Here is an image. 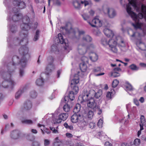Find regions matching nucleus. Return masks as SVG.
I'll use <instances>...</instances> for the list:
<instances>
[{
  "instance_id": "1",
  "label": "nucleus",
  "mask_w": 146,
  "mask_h": 146,
  "mask_svg": "<svg viewBox=\"0 0 146 146\" xmlns=\"http://www.w3.org/2000/svg\"><path fill=\"white\" fill-rule=\"evenodd\" d=\"M95 93V91L94 90H90L84 89L82 95V100L84 101L87 102L88 107L94 110L97 106L96 101L93 98Z\"/></svg>"
},
{
  "instance_id": "2",
  "label": "nucleus",
  "mask_w": 146,
  "mask_h": 146,
  "mask_svg": "<svg viewBox=\"0 0 146 146\" xmlns=\"http://www.w3.org/2000/svg\"><path fill=\"white\" fill-rule=\"evenodd\" d=\"M117 38L116 36H113L110 39L108 42V44L110 48V50L112 52L116 53L118 52V49L116 46L117 44Z\"/></svg>"
},
{
  "instance_id": "3",
  "label": "nucleus",
  "mask_w": 146,
  "mask_h": 146,
  "mask_svg": "<svg viewBox=\"0 0 146 146\" xmlns=\"http://www.w3.org/2000/svg\"><path fill=\"white\" fill-rule=\"evenodd\" d=\"M4 81L2 83V85L4 88H6L9 86L13 87L15 84V82L11 78V75L8 74L6 77H4Z\"/></svg>"
},
{
  "instance_id": "4",
  "label": "nucleus",
  "mask_w": 146,
  "mask_h": 146,
  "mask_svg": "<svg viewBox=\"0 0 146 146\" xmlns=\"http://www.w3.org/2000/svg\"><path fill=\"white\" fill-rule=\"evenodd\" d=\"M88 48V47H86L85 44L81 43L78 46L77 52L79 54L83 55L86 52Z\"/></svg>"
},
{
  "instance_id": "5",
  "label": "nucleus",
  "mask_w": 146,
  "mask_h": 146,
  "mask_svg": "<svg viewBox=\"0 0 146 146\" xmlns=\"http://www.w3.org/2000/svg\"><path fill=\"white\" fill-rule=\"evenodd\" d=\"M88 23L92 27H100L102 26V23L97 17L94 18L91 22H88Z\"/></svg>"
},
{
  "instance_id": "6",
  "label": "nucleus",
  "mask_w": 146,
  "mask_h": 146,
  "mask_svg": "<svg viewBox=\"0 0 146 146\" xmlns=\"http://www.w3.org/2000/svg\"><path fill=\"white\" fill-rule=\"evenodd\" d=\"M107 12L109 17L113 18L116 15V13L115 10L113 8L108 7L105 9Z\"/></svg>"
},
{
  "instance_id": "7",
  "label": "nucleus",
  "mask_w": 146,
  "mask_h": 146,
  "mask_svg": "<svg viewBox=\"0 0 146 146\" xmlns=\"http://www.w3.org/2000/svg\"><path fill=\"white\" fill-rule=\"evenodd\" d=\"M13 4L16 6L18 7L20 9H23L25 7V3L21 0H15L13 2Z\"/></svg>"
},
{
  "instance_id": "8",
  "label": "nucleus",
  "mask_w": 146,
  "mask_h": 146,
  "mask_svg": "<svg viewBox=\"0 0 146 146\" xmlns=\"http://www.w3.org/2000/svg\"><path fill=\"white\" fill-rule=\"evenodd\" d=\"M71 119L72 123H76L79 121L80 119H82V116L80 114H74L71 116Z\"/></svg>"
},
{
  "instance_id": "9",
  "label": "nucleus",
  "mask_w": 146,
  "mask_h": 146,
  "mask_svg": "<svg viewBox=\"0 0 146 146\" xmlns=\"http://www.w3.org/2000/svg\"><path fill=\"white\" fill-rule=\"evenodd\" d=\"M121 69L119 68H116L113 69V71L111 73V76L113 77H116L120 76L119 72L121 71Z\"/></svg>"
},
{
  "instance_id": "10",
  "label": "nucleus",
  "mask_w": 146,
  "mask_h": 146,
  "mask_svg": "<svg viewBox=\"0 0 146 146\" xmlns=\"http://www.w3.org/2000/svg\"><path fill=\"white\" fill-rule=\"evenodd\" d=\"M20 134V132L18 130H14L11 132V137L13 139H16L19 137Z\"/></svg>"
},
{
  "instance_id": "11",
  "label": "nucleus",
  "mask_w": 146,
  "mask_h": 146,
  "mask_svg": "<svg viewBox=\"0 0 146 146\" xmlns=\"http://www.w3.org/2000/svg\"><path fill=\"white\" fill-rule=\"evenodd\" d=\"M104 33L106 36L108 37L114 36L112 31L108 29H105L104 30Z\"/></svg>"
},
{
  "instance_id": "12",
  "label": "nucleus",
  "mask_w": 146,
  "mask_h": 146,
  "mask_svg": "<svg viewBox=\"0 0 146 146\" xmlns=\"http://www.w3.org/2000/svg\"><path fill=\"white\" fill-rule=\"evenodd\" d=\"M141 123L139 124L140 127H141V130H142L143 129V126L145 125V119L144 116L143 115H141L140 118Z\"/></svg>"
},
{
  "instance_id": "13",
  "label": "nucleus",
  "mask_w": 146,
  "mask_h": 146,
  "mask_svg": "<svg viewBox=\"0 0 146 146\" xmlns=\"http://www.w3.org/2000/svg\"><path fill=\"white\" fill-rule=\"evenodd\" d=\"M87 124V123L83 119L82 117V119H80L78 123V126L81 128H83V127Z\"/></svg>"
},
{
  "instance_id": "14",
  "label": "nucleus",
  "mask_w": 146,
  "mask_h": 146,
  "mask_svg": "<svg viewBox=\"0 0 146 146\" xmlns=\"http://www.w3.org/2000/svg\"><path fill=\"white\" fill-rule=\"evenodd\" d=\"M58 117L62 120L64 121L66 120L68 117V114L66 113H62L60 114Z\"/></svg>"
},
{
  "instance_id": "15",
  "label": "nucleus",
  "mask_w": 146,
  "mask_h": 146,
  "mask_svg": "<svg viewBox=\"0 0 146 146\" xmlns=\"http://www.w3.org/2000/svg\"><path fill=\"white\" fill-rule=\"evenodd\" d=\"M92 39L91 36H90L87 35L84 36L81 41V43L83 44V42H90L92 41Z\"/></svg>"
},
{
  "instance_id": "16",
  "label": "nucleus",
  "mask_w": 146,
  "mask_h": 146,
  "mask_svg": "<svg viewBox=\"0 0 146 146\" xmlns=\"http://www.w3.org/2000/svg\"><path fill=\"white\" fill-rule=\"evenodd\" d=\"M76 78L75 77L71 81L70 84L71 86H76V85L79 83V80L78 75L77 74L76 75Z\"/></svg>"
},
{
  "instance_id": "17",
  "label": "nucleus",
  "mask_w": 146,
  "mask_h": 146,
  "mask_svg": "<svg viewBox=\"0 0 146 146\" xmlns=\"http://www.w3.org/2000/svg\"><path fill=\"white\" fill-rule=\"evenodd\" d=\"M125 89L128 93L133 90V88L131 85L129 83H126L125 85Z\"/></svg>"
},
{
  "instance_id": "18",
  "label": "nucleus",
  "mask_w": 146,
  "mask_h": 146,
  "mask_svg": "<svg viewBox=\"0 0 146 146\" xmlns=\"http://www.w3.org/2000/svg\"><path fill=\"white\" fill-rule=\"evenodd\" d=\"M22 16L21 14H17L14 15L12 19L14 21H16L22 18Z\"/></svg>"
},
{
  "instance_id": "19",
  "label": "nucleus",
  "mask_w": 146,
  "mask_h": 146,
  "mask_svg": "<svg viewBox=\"0 0 146 146\" xmlns=\"http://www.w3.org/2000/svg\"><path fill=\"white\" fill-rule=\"evenodd\" d=\"M86 64L82 63L80 64V69L82 72H86L87 69V66Z\"/></svg>"
},
{
  "instance_id": "20",
  "label": "nucleus",
  "mask_w": 146,
  "mask_h": 146,
  "mask_svg": "<svg viewBox=\"0 0 146 146\" xmlns=\"http://www.w3.org/2000/svg\"><path fill=\"white\" fill-rule=\"evenodd\" d=\"M98 58V56L95 53H92L90 56V58L93 62L96 61Z\"/></svg>"
},
{
  "instance_id": "21",
  "label": "nucleus",
  "mask_w": 146,
  "mask_h": 146,
  "mask_svg": "<svg viewBox=\"0 0 146 146\" xmlns=\"http://www.w3.org/2000/svg\"><path fill=\"white\" fill-rule=\"evenodd\" d=\"M73 4L74 7L76 9H80L81 8V2L75 1L73 2Z\"/></svg>"
},
{
  "instance_id": "22",
  "label": "nucleus",
  "mask_w": 146,
  "mask_h": 146,
  "mask_svg": "<svg viewBox=\"0 0 146 146\" xmlns=\"http://www.w3.org/2000/svg\"><path fill=\"white\" fill-rule=\"evenodd\" d=\"M38 126L39 127H43V129H41V130L42 131V132L43 134H44L45 133H46L47 134H49L50 133L49 131H46V130H47V129L45 127V126L44 125H41L39 124H38Z\"/></svg>"
},
{
  "instance_id": "23",
  "label": "nucleus",
  "mask_w": 146,
  "mask_h": 146,
  "mask_svg": "<svg viewBox=\"0 0 146 146\" xmlns=\"http://www.w3.org/2000/svg\"><path fill=\"white\" fill-rule=\"evenodd\" d=\"M80 108L81 106L80 104H77L74 109V112L75 113H78L80 111Z\"/></svg>"
},
{
  "instance_id": "24",
  "label": "nucleus",
  "mask_w": 146,
  "mask_h": 146,
  "mask_svg": "<svg viewBox=\"0 0 146 146\" xmlns=\"http://www.w3.org/2000/svg\"><path fill=\"white\" fill-rule=\"evenodd\" d=\"M72 88V91L75 94H76L78 91V87L77 86H71Z\"/></svg>"
},
{
  "instance_id": "25",
  "label": "nucleus",
  "mask_w": 146,
  "mask_h": 146,
  "mask_svg": "<svg viewBox=\"0 0 146 146\" xmlns=\"http://www.w3.org/2000/svg\"><path fill=\"white\" fill-rule=\"evenodd\" d=\"M58 39L59 40V42L61 44H63L64 42V40L63 39V36L61 33H59L58 34Z\"/></svg>"
},
{
  "instance_id": "26",
  "label": "nucleus",
  "mask_w": 146,
  "mask_h": 146,
  "mask_svg": "<svg viewBox=\"0 0 146 146\" xmlns=\"http://www.w3.org/2000/svg\"><path fill=\"white\" fill-rule=\"evenodd\" d=\"M44 83V81L42 78H40L38 79L36 82V84L38 86H42Z\"/></svg>"
},
{
  "instance_id": "27",
  "label": "nucleus",
  "mask_w": 146,
  "mask_h": 146,
  "mask_svg": "<svg viewBox=\"0 0 146 146\" xmlns=\"http://www.w3.org/2000/svg\"><path fill=\"white\" fill-rule=\"evenodd\" d=\"M62 121L58 117V118H54L52 121V123L54 124H58L61 123Z\"/></svg>"
},
{
  "instance_id": "28",
  "label": "nucleus",
  "mask_w": 146,
  "mask_h": 146,
  "mask_svg": "<svg viewBox=\"0 0 146 146\" xmlns=\"http://www.w3.org/2000/svg\"><path fill=\"white\" fill-rule=\"evenodd\" d=\"M25 106L27 109H29L32 107V104L30 101H28L25 103Z\"/></svg>"
},
{
  "instance_id": "29",
  "label": "nucleus",
  "mask_w": 146,
  "mask_h": 146,
  "mask_svg": "<svg viewBox=\"0 0 146 146\" xmlns=\"http://www.w3.org/2000/svg\"><path fill=\"white\" fill-rule=\"evenodd\" d=\"M94 115V113L92 111H89L86 115V116L90 119H92Z\"/></svg>"
},
{
  "instance_id": "30",
  "label": "nucleus",
  "mask_w": 146,
  "mask_h": 146,
  "mask_svg": "<svg viewBox=\"0 0 146 146\" xmlns=\"http://www.w3.org/2000/svg\"><path fill=\"white\" fill-rule=\"evenodd\" d=\"M95 96L96 98H98L101 96L102 94V91L101 90H99L97 93H95Z\"/></svg>"
},
{
  "instance_id": "31",
  "label": "nucleus",
  "mask_w": 146,
  "mask_h": 146,
  "mask_svg": "<svg viewBox=\"0 0 146 146\" xmlns=\"http://www.w3.org/2000/svg\"><path fill=\"white\" fill-rule=\"evenodd\" d=\"M80 2L81 5V7H82V6L83 5H84L85 7H86L89 5L90 3V2L85 0L82 1H81Z\"/></svg>"
},
{
  "instance_id": "32",
  "label": "nucleus",
  "mask_w": 146,
  "mask_h": 146,
  "mask_svg": "<svg viewBox=\"0 0 146 146\" xmlns=\"http://www.w3.org/2000/svg\"><path fill=\"white\" fill-rule=\"evenodd\" d=\"M141 141L139 139L136 138L133 141V144L135 146H138L140 144Z\"/></svg>"
},
{
  "instance_id": "33",
  "label": "nucleus",
  "mask_w": 146,
  "mask_h": 146,
  "mask_svg": "<svg viewBox=\"0 0 146 146\" xmlns=\"http://www.w3.org/2000/svg\"><path fill=\"white\" fill-rule=\"evenodd\" d=\"M23 123L27 124H32L33 123V121L29 119H24L22 121Z\"/></svg>"
},
{
  "instance_id": "34",
  "label": "nucleus",
  "mask_w": 146,
  "mask_h": 146,
  "mask_svg": "<svg viewBox=\"0 0 146 146\" xmlns=\"http://www.w3.org/2000/svg\"><path fill=\"white\" fill-rule=\"evenodd\" d=\"M75 93L72 91H70L69 94V97L70 100H73L74 99V94Z\"/></svg>"
},
{
  "instance_id": "35",
  "label": "nucleus",
  "mask_w": 146,
  "mask_h": 146,
  "mask_svg": "<svg viewBox=\"0 0 146 146\" xmlns=\"http://www.w3.org/2000/svg\"><path fill=\"white\" fill-rule=\"evenodd\" d=\"M63 109L65 111L68 112L70 110V107L68 104H66L64 106Z\"/></svg>"
},
{
  "instance_id": "36",
  "label": "nucleus",
  "mask_w": 146,
  "mask_h": 146,
  "mask_svg": "<svg viewBox=\"0 0 146 146\" xmlns=\"http://www.w3.org/2000/svg\"><path fill=\"white\" fill-rule=\"evenodd\" d=\"M130 68L133 70H136L139 69V68L137 67L135 64H132L129 66Z\"/></svg>"
},
{
  "instance_id": "37",
  "label": "nucleus",
  "mask_w": 146,
  "mask_h": 146,
  "mask_svg": "<svg viewBox=\"0 0 146 146\" xmlns=\"http://www.w3.org/2000/svg\"><path fill=\"white\" fill-rule=\"evenodd\" d=\"M82 61L85 64H86L88 63V58L85 56H83L81 58Z\"/></svg>"
},
{
  "instance_id": "38",
  "label": "nucleus",
  "mask_w": 146,
  "mask_h": 146,
  "mask_svg": "<svg viewBox=\"0 0 146 146\" xmlns=\"http://www.w3.org/2000/svg\"><path fill=\"white\" fill-rule=\"evenodd\" d=\"M119 83V81L117 80H114L112 82V85L113 88H115L118 85Z\"/></svg>"
},
{
  "instance_id": "39",
  "label": "nucleus",
  "mask_w": 146,
  "mask_h": 146,
  "mask_svg": "<svg viewBox=\"0 0 146 146\" xmlns=\"http://www.w3.org/2000/svg\"><path fill=\"white\" fill-rule=\"evenodd\" d=\"M82 16L84 20L86 21L89 18V16L88 14L86 13L82 14Z\"/></svg>"
},
{
  "instance_id": "40",
  "label": "nucleus",
  "mask_w": 146,
  "mask_h": 146,
  "mask_svg": "<svg viewBox=\"0 0 146 146\" xmlns=\"http://www.w3.org/2000/svg\"><path fill=\"white\" fill-rule=\"evenodd\" d=\"M22 93V91L21 90L18 91L15 95V98L17 99H18L21 95Z\"/></svg>"
},
{
  "instance_id": "41",
  "label": "nucleus",
  "mask_w": 146,
  "mask_h": 146,
  "mask_svg": "<svg viewBox=\"0 0 146 146\" xmlns=\"http://www.w3.org/2000/svg\"><path fill=\"white\" fill-rule=\"evenodd\" d=\"M53 68V66L52 64H49L46 68V70L47 71H51V70Z\"/></svg>"
},
{
  "instance_id": "42",
  "label": "nucleus",
  "mask_w": 146,
  "mask_h": 146,
  "mask_svg": "<svg viewBox=\"0 0 146 146\" xmlns=\"http://www.w3.org/2000/svg\"><path fill=\"white\" fill-rule=\"evenodd\" d=\"M29 18H27V23H25V26L24 27H25L26 28L25 29V30H27L29 29H30V27L27 24L28 22L29 21Z\"/></svg>"
},
{
  "instance_id": "43",
  "label": "nucleus",
  "mask_w": 146,
  "mask_h": 146,
  "mask_svg": "<svg viewBox=\"0 0 146 146\" xmlns=\"http://www.w3.org/2000/svg\"><path fill=\"white\" fill-rule=\"evenodd\" d=\"M103 124V121L102 119H100L99 120L98 123V125L99 127H102Z\"/></svg>"
},
{
  "instance_id": "44",
  "label": "nucleus",
  "mask_w": 146,
  "mask_h": 146,
  "mask_svg": "<svg viewBox=\"0 0 146 146\" xmlns=\"http://www.w3.org/2000/svg\"><path fill=\"white\" fill-rule=\"evenodd\" d=\"M53 4L56 6H60L61 5V3L59 0H53Z\"/></svg>"
},
{
  "instance_id": "45",
  "label": "nucleus",
  "mask_w": 146,
  "mask_h": 146,
  "mask_svg": "<svg viewBox=\"0 0 146 146\" xmlns=\"http://www.w3.org/2000/svg\"><path fill=\"white\" fill-rule=\"evenodd\" d=\"M39 31L37 30L36 32V35L35 36V37L33 39L34 41H36L38 40L39 37Z\"/></svg>"
},
{
  "instance_id": "46",
  "label": "nucleus",
  "mask_w": 146,
  "mask_h": 146,
  "mask_svg": "<svg viewBox=\"0 0 146 146\" xmlns=\"http://www.w3.org/2000/svg\"><path fill=\"white\" fill-rule=\"evenodd\" d=\"M30 96L33 98H35L37 96V94L35 91H32L30 93Z\"/></svg>"
},
{
  "instance_id": "47",
  "label": "nucleus",
  "mask_w": 146,
  "mask_h": 146,
  "mask_svg": "<svg viewBox=\"0 0 146 146\" xmlns=\"http://www.w3.org/2000/svg\"><path fill=\"white\" fill-rule=\"evenodd\" d=\"M94 110L98 111V114L100 115L102 113V110L100 108L99 106H98L96 107V108L94 109Z\"/></svg>"
},
{
  "instance_id": "48",
  "label": "nucleus",
  "mask_w": 146,
  "mask_h": 146,
  "mask_svg": "<svg viewBox=\"0 0 146 146\" xmlns=\"http://www.w3.org/2000/svg\"><path fill=\"white\" fill-rule=\"evenodd\" d=\"M112 92H108L106 95V98L108 100L111 99V94Z\"/></svg>"
},
{
  "instance_id": "49",
  "label": "nucleus",
  "mask_w": 146,
  "mask_h": 146,
  "mask_svg": "<svg viewBox=\"0 0 146 146\" xmlns=\"http://www.w3.org/2000/svg\"><path fill=\"white\" fill-rule=\"evenodd\" d=\"M50 143V141L47 139L44 140V146H48Z\"/></svg>"
},
{
  "instance_id": "50",
  "label": "nucleus",
  "mask_w": 146,
  "mask_h": 146,
  "mask_svg": "<svg viewBox=\"0 0 146 146\" xmlns=\"http://www.w3.org/2000/svg\"><path fill=\"white\" fill-rule=\"evenodd\" d=\"M10 30L12 33H14L16 31L17 27L15 26H13L11 27Z\"/></svg>"
},
{
  "instance_id": "51",
  "label": "nucleus",
  "mask_w": 146,
  "mask_h": 146,
  "mask_svg": "<svg viewBox=\"0 0 146 146\" xmlns=\"http://www.w3.org/2000/svg\"><path fill=\"white\" fill-rule=\"evenodd\" d=\"M50 129L52 131V132L54 133H58V131L57 129H56L55 128L53 127H50Z\"/></svg>"
},
{
  "instance_id": "52",
  "label": "nucleus",
  "mask_w": 146,
  "mask_h": 146,
  "mask_svg": "<svg viewBox=\"0 0 146 146\" xmlns=\"http://www.w3.org/2000/svg\"><path fill=\"white\" fill-rule=\"evenodd\" d=\"M108 42L105 38L103 39L102 40V44L104 45L108 44Z\"/></svg>"
},
{
  "instance_id": "53",
  "label": "nucleus",
  "mask_w": 146,
  "mask_h": 146,
  "mask_svg": "<svg viewBox=\"0 0 146 146\" xmlns=\"http://www.w3.org/2000/svg\"><path fill=\"white\" fill-rule=\"evenodd\" d=\"M89 126L90 128L92 129L95 126V124L93 123L90 122L89 123Z\"/></svg>"
},
{
  "instance_id": "54",
  "label": "nucleus",
  "mask_w": 146,
  "mask_h": 146,
  "mask_svg": "<svg viewBox=\"0 0 146 146\" xmlns=\"http://www.w3.org/2000/svg\"><path fill=\"white\" fill-rule=\"evenodd\" d=\"M133 102L134 104L137 106H139V104L138 100L136 99H134Z\"/></svg>"
},
{
  "instance_id": "55",
  "label": "nucleus",
  "mask_w": 146,
  "mask_h": 146,
  "mask_svg": "<svg viewBox=\"0 0 146 146\" xmlns=\"http://www.w3.org/2000/svg\"><path fill=\"white\" fill-rule=\"evenodd\" d=\"M32 146H40V143L37 141H35L33 143Z\"/></svg>"
},
{
  "instance_id": "56",
  "label": "nucleus",
  "mask_w": 146,
  "mask_h": 146,
  "mask_svg": "<svg viewBox=\"0 0 146 146\" xmlns=\"http://www.w3.org/2000/svg\"><path fill=\"white\" fill-rule=\"evenodd\" d=\"M101 69L99 67H97L94 69V71L95 72H98L100 71Z\"/></svg>"
},
{
  "instance_id": "57",
  "label": "nucleus",
  "mask_w": 146,
  "mask_h": 146,
  "mask_svg": "<svg viewBox=\"0 0 146 146\" xmlns=\"http://www.w3.org/2000/svg\"><path fill=\"white\" fill-rule=\"evenodd\" d=\"M57 47L56 46L53 45L52 46L51 50L53 51H55L57 50Z\"/></svg>"
},
{
  "instance_id": "58",
  "label": "nucleus",
  "mask_w": 146,
  "mask_h": 146,
  "mask_svg": "<svg viewBox=\"0 0 146 146\" xmlns=\"http://www.w3.org/2000/svg\"><path fill=\"white\" fill-rule=\"evenodd\" d=\"M66 137L68 138H71L72 137L73 135L71 133H66Z\"/></svg>"
},
{
  "instance_id": "59",
  "label": "nucleus",
  "mask_w": 146,
  "mask_h": 146,
  "mask_svg": "<svg viewBox=\"0 0 146 146\" xmlns=\"http://www.w3.org/2000/svg\"><path fill=\"white\" fill-rule=\"evenodd\" d=\"M121 146H130V145L129 143L126 142H124L121 144Z\"/></svg>"
},
{
  "instance_id": "60",
  "label": "nucleus",
  "mask_w": 146,
  "mask_h": 146,
  "mask_svg": "<svg viewBox=\"0 0 146 146\" xmlns=\"http://www.w3.org/2000/svg\"><path fill=\"white\" fill-rule=\"evenodd\" d=\"M24 71L23 70H21L20 71V76L21 77H22L24 75Z\"/></svg>"
},
{
  "instance_id": "61",
  "label": "nucleus",
  "mask_w": 146,
  "mask_h": 146,
  "mask_svg": "<svg viewBox=\"0 0 146 146\" xmlns=\"http://www.w3.org/2000/svg\"><path fill=\"white\" fill-rule=\"evenodd\" d=\"M61 142V141L59 140L58 137H56L55 139V142L57 143H59Z\"/></svg>"
},
{
  "instance_id": "62",
  "label": "nucleus",
  "mask_w": 146,
  "mask_h": 146,
  "mask_svg": "<svg viewBox=\"0 0 146 146\" xmlns=\"http://www.w3.org/2000/svg\"><path fill=\"white\" fill-rule=\"evenodd\" d=\"M139 100L141 103H143L144 102V99L143 97H141Z\"/></svg>"
},
{
  "instance_id": "63",
  "label": "nucleus",
  "mask_w": 146,
  "mask_h": 146,
  "mask_svg": "<svg viewBox=\"0 0 146 146\" xmlns=\"http://www.w3.org/2000/svg\"><path fill=\"white\" fill-rule=\"evenodd\" d=\"M76 146H85L84 145L80 143H77L76 145Z\"/></svg>"
},
{
  "instance_id": "64",
  "label": "nucleus",
  "mask_w": 146,
  "mask_h": 146,
  "mask_svg": "<svg viewBox=\"0 0 146 146\" xmlns=\"http://www.w3.org/2000/svg\"><path fill=\"white\" fill-rule=\"evenodd\" d=\"M140 65L144 67H146V64L144 63H141L140 64Z\"/></svg>"
}]
</instances>
